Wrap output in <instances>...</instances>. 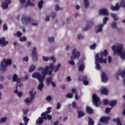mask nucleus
I'll list each match as a JSON object with an SVG mask.
<instances>
[{
  "mask_svg": "<svg viewBox=\"0 0 125 125\" xmlns=\"http://www.w3.org/2000/svg\"><path fill=\"white\" fill-rule=\"evenodd\" d=\"M101 92L102 94H104V95H107L108 93V89L105 87H103L101 88Z\"/></svg>",
  "mask_w": 125,
  "mask_h": 125,
  "instance_id": "a211bd4d",
  "label": "nucleus"
},
{
  "mask_svg": "<svg viewBox=\"0 0 125 125\" xmlns=\"http://www.w3.org/2000/svg\"><path fill=\"white\" fill-rule=\"evenodd\" d=\"M111 27L112 28V29H115V28H117V23L113 22H112L111 24Z\"/></svg>",
  "mask_w": 125,
  "mask_h": 125,
  "instance_id": "37998d69",
  "label": "nucleus"
},
{
  "mask_svg": "<svg viewBox=\"0 0 125 125\" xmlns=\"http://www.w3.org/2000/svg\"><path fill=\"white\" fill-rule=\"evenodd\" d=\"M16 93H17V95L19 97H21L22 96V93L21 92H17Z\"/></svg>",
  "mask_w": 125,
  "mask_h": 125,
  "instance_id": "338daca9",
  "label": "nucleus"
},
{
  "mask_svg": "<svg viewBox=\"0 0 125 125\" xmlns=\"http://www.w3.org/2000/svg\"><path fill=\"white\" fill-rule=\"evenodd\" d=\"M88 125H94V121L90 117L88 118Z\"/></svg>",
  "mask_w": 125,
  "mask_h": 125,
  "instance_id": "72a5a7b5",
  "label": "nucleus"
},
{
  "mask_svg": "<svg viewBox=\"0 0 125 125\" xmlns=\"http://www.w3.org/2000/svg\"><path fill=\"white\" fill-rule=\"evenodd\" d=\"M32 56L33 61H38V53H37V47H36L33 48Z\"/></svg>",
  "mask_w": 125,
  "mask_h": 125,
  "instance_id": "1a4fd4ad",
  "label": "nucleus"
},
{
  "mask_svg": "<svg viewBox=\"0 0 125 125\" xmlns=\"http://www.w3.org/2000/svg\"><path fill=\"white\" fill-rule=\"evenodd\" d=\"M111 49L114 52V54L117 53L120 56L121 59L125 60V50L124 49V45L123 44L119 45L116 47L115 45L111 46Z\"/></svg>",
  "mask_w": 125,
  "mask_h": 125,
  "instance_id": "f03ea898",
  "label": "nucleus"
},
{
  "mask_svg": "<svg viewBox=\"0 0 125 125\" xmlns=\"http://www.w3.org/2000/svg\"><path fill=\"white\" fill-rule=\"evenodd\" d=\"M43 4V0H42L38 2V7L40 9L42 8V5Z\"/></svg>",
  "mask_w": 125,
  "mask_h": 125,
  "instance_id": "f704fd0d",
  "label": "nucleus"
},
{
  "mask_svg": "<svg viewBox=\"0 0 125 125\" xmlns=\"http://www.w3.org/2000/svg\"><path fill=\"white\" fill-rule=\"evenodd\" d=\"M95 64H96V68L97 69V70H100V69H101V66L99 64V62H95Z\"/></svg>",
  "mask_w": 125,
  "mask_h": 125,
  "instance_id": "4c0bfd02",
  "label": "nucleus"
},
{
  "mask_svg": "<svg viewBox=\"0 0 125 125\" xmlns=\"http://www.w3.org/2000/svg\"><path fill=\"white\" fill-rule=\"evenodd\" d=\"M84 0V6L85 8H87L89 6V2L88 0Z\"/></svg>",
  "mask_w": 125,
  "mask_h": 125,
  "instance_id": "473e14b6",
  "label": "nucleus"
},
{
  "mask_svg": "<svg viewBox=\"0 0 125 125\" xmlns=\"http://www.w3.org/2000/svg\"><path fill=\"white\" fill-rule=\"evenodd\" d=\"M92 26H93V21H89L87 22L86 27L83 28L82 30L83 32H85V31H87V30L90 29Z\"/></svg>",
  "mask_w": 125,
  "mask_h": 125,
  "instance_id": "9b49d317",
  "label": "nucleus"
},
{
  "mask_svg": "<svg viewBox=\"0 0 125 125\" xmlns=\"http://www.w3.org/2000/svg\"><path fill=\"white\" fill-rule=\"evenodd\" d=\"M29 95H30V99L31 101H32V100H34L35 99V95H34L33 94V91H30L29 92Z\"/></svg>",
  "mask_w": 125,
  "mask_h": 125,
  "instance_id": "2f4dec72",
  "label": "nucleus"
},
{
  "mask_svg": "<svg viewBox=\"0 0 125 125\" xmlns=\"http://www.w3.org/2000/svg\"><path fill=\"white\" fill-rule=\"evenodd\" d=\"M35 6V4L34 3H32L30 0H28L27 3L26 4V6Z\"/></svg>",
  "mask_w": 125,
  "mask_h": 125,
  "instance_id": "e433bc0d",
  "label": "nucleus"
},
{
  "mask_svg": "<svg viewBox=\"0 0 125 125\" xmlns=\"http://www.w3.org/2000/svg\"><path fill=\"white\" fill-rule=\"evenodd\" d=\"M17 37H18L19 38L21 37V36H22V33L21 32H20V31H18L17 32Z\"/></svg>",
  "mask_w": 125,
  "mask_h": 125,
  "instance_id": "052dcab7",
  "label": "nucleus"
},
{
  "mask_svg": "<svg viewBox=\"0 0 125 125\" xmlns=\"http://www.w3.org/2000/svg\"><path fill=\"white\" fill-rule=\"evenodd\" d=\"M100 55L102 57L107 56L108 55V51L106 49H104L103 51L101 52Z\"/></svg>",
  "mask_w": 125,
  "mask_h": 125,
  "instance_id": "b1692460",
  "label": "nucleus"
},
{
  "mask_svg": "<svg viewBox=\"0 0 125 125\" xmlns=\"http://www.w3.org/2000/svg\"><path fill=\"white\" fill-rule=\"evenodd\" d=\"M96 47V44L95 43H93V44L90 46V48L91 49H95Z\"/></svg>",
  "mask_w": 125,
  "mask_h": 125,
  "instance_id": "09e8293b",
  "label": "nucleus"
},
{
  "mask_svg": "<svg viewBox=\"0 0 125 125\" xmlns=\"http://www.w3.org/2000/svg\"><path fill=\"white\" fill-rule=\"evenodd\" d=\"M121 76L122 78H125V71L123 70L122 71L121 69H119L116 74V78L117 81H119V76Z\"/></svg>",
  "mask_w": 125,
  "mask_h": 125,
  "instance_id": "9d476101",
  "label": "nucleus"
},
{
  "mask_svg": "<svg viewBox=\"0 0 125 125\" xmlns=\"http://www.w3.org/2000/svg\"><path fill=\"white\" fill-rule=\"evenodd\" d=\"M110 111H111V108L106 107L105 108V113L106 114H109V113H110Z\"/></svg>",
  "mask_w": 125,
  "mask_h": 125,
  "instance_id": "864d4df0",
  "label": "nucleus"
},
{
  "mask_svg": "<svg viewBox=\"0 0 125 125\" xmlns=\"http://www.w3.org/2000/svg\"><path fill=\"white\" fill-rule=\"evenodd\" d=\"M120 6L121 7H125V0H121L120 1Z\"/></svg>",
  "mask_w": 125,
  "mask_h": 125,
  "instance_id": "79ce46f5",
  "label": "nucleus"
},
{
  "mask_svg": "<svg viewBox=\"0 0 125 125\" xmlns=\"http://www.w3.org/2000/svg\"><path fill=\"white\" fill-rule=\"evenodd\" d=\"M72 107L73 108H77V103L76 102L72 103Z\"/></svg>",
  "mask_w": 125,
  "mask_h": 125,
  "instance_id": "bf43d9fd",
  "label": "nucleus"
},
{
  "mask_svg": "<svg viewBox=\"0 0 125 125\" xmlns=\"http://www.w3.org/2000/svg\"><path fill=\"white\" fill-rule=\"evenodd\" d=\"M43 118L42 117H39L38 119L36 121V125H42L43 123Z\"/></svg>",
  "mask_w": 125,
  "mask_h": 125,
  "instance_id": "4be33fe9",
  "label": "nucleus"
},
{
  "mask_svg": "<svg viewBox=\"0 0 125 125\" xmlns=\"http://www.w3.org/2000/svg\"><path fill=\"white\" fill-rule=\"evenodd\" d=\"M110 120V117L103 116L100 119V123H108V121Z\"/></svg>",
  "mask_w": 125,
  "mask_h": 125,
  "instance_id": "f3484780",
  "label": "nucleus"
},
{
  "mask_svg": "<svg viewBox=\"0 0 125 125\" xmlns=\"http://www.w3.org/2000/svg\"><path fill=\"white\" fill-rule=\"evenodd\" d=\"M87 80V77L85 76H84L82 77L81 81H82V82H84L85 81H86Z\"/></svg>",
  "mask_w": 125,
  "mask_h": 125,
  "instance_id": "6e6d98bb",
  "label": "nucleus"
},
{
  "mask_svg": "<svg viewBox=\"0 0 125 125\" xmlns=\"http://www.w3.org/2000/svg\"><path fill=\"white\" fill-rule=\"evenodd\" d=\"M61 108V104L60 103H58L57 104V109L59 110Z\"/></svg>",
  "mask_w": 125,
  "mask_h": 125,
  "instance_id": "5fc2aeb1",
  "label": "nucleus"
},
{
  "mask_svg": "<svg viewBox=\"0 0 125 125\" xmlns=\"http://www.w3.org/2000/svg\"><path fill=\"white\" fill-rule=\"evenodd\" d=\"M83 84H84V85H88V83H89V82H88V81L86 80V81L83 82Z\"/></svg>",
  "mask_w": 125,
  "mask_h": 125,
  "instance_id": "69168bd1",
  "label": "nucleus"
},
{
  "mask_svg": "<svg viewBox=\"0 0 125 125\" xmlns=\"http://www.w3.org/2000/svg\"><path fill=\"white\" fill-rule=\"evenodd\" d=\"M84 64L82 63L79 66V72H83L84 70Z\"/></svg>",
  "mask_w": 125,
  "mask_h": 125,
  "instance_id": "a878e982",
  "label": "nucleus"
},
{
  "mask_svg": "<svg viewBox=\"0 0 125 125\" xmlns=\"http://www.w3.org/2000/svg\"><path fill=\"white\" fill-rule=\"evenodd\" d=\"M19 86V87H21V86H23V84H22V83H17L16 87V90L14 91V93H16V92H17V88Z\"/></svg>",
  "mask_w": 125,
  "mask_h": 125,
  "instance_id": "c9c22d12",
  "label": "nucleus"
},
{
  "mask_svg": "<svg viewBox=\"0 0 125 125\" xmlns=\"http://www.w3.org/2000/svg\"><path fill=\"white\" fill-rule=\"evenodd\" d=\"M3 31L7 30V25H6V24H4L3 25Z\"/></svg>",
  "mask_w": 125,
  "mask_h": 125,
  "instance_id": "4d7b16f0",
  "label": "nucleus"
},
{
  "mask_svg": "<svg viewBox=\"0 0 125 125\" xmlns=\"http://www.w3.org/2000/svg\"><path fill=\"white\" fill-rule=\"evenodd\" d=\"M7 119L6 117H3L1 119H0V124H1V123H5V122H6V120Z\"/></svg>",
  "mask_w": 125,
  "mask_h": 125,
  "instance_id": "49530a36",
  "label": "nucleus"
},
{
  "mask_svg": "<svg viewBox=\"0 0 125 125\" xmlns=\"http://www.w3.org/2000/svg\"><path fill=\"white\" fill-rule=\"evenodd\" d=\"M23 121L24 122V125H28V123H29V121H30V119L28 118L27 116H24L23 118Z\"/></svg>",
  "mask_w": 125,
  "mask_h": 125,
  "instance_id": "7c9ffc66",
  "label": "nucleus"
},
{
  "mask_svg": "<svg viewBox=\"0 0 125 125\" xmlns=\"http://www.w3.org/2000/svg\"><path fill=\"white\" fill-rule=\"evenodd\" d=\"M11 2L10 0H5V2L2 3V8L3 9H6L8 7V4Z\"/></svg>",
  "mask_w": 125,
  "mask_h": 125,
  "instance_id": "f8f14e48",
  "label": "nucleus"
},
{
  "mask_svg": "<svg viewBox=\"0 0 125 125\" xmlns=\"http://www.w3.org/2000/svg\"><path fill=\"white\" fill-rule=\"evenodd\" d=\"M52 99V98L51 97V96H48L46 97V100L47 101H51Z\"/></svg>",
  "mask_w": 125,
  "mask_h": 125,
  "instance_id": "8fccbe9b",
  "label": "nucleus"
},
{
  "mask_svg": "<svg viewBox=\"0 0 125 125\" xmlns=\"http://www.w3.org/2000/svg\"><path fill=\"white\" fill-rule=\"evenodd\" d=\"M12 63L11 60H6L3 59L0 62V70L2 72H5L7 70V65H10Z\"/></svg>",
  "mask_w": 125,
  "mask_h": 125,
  "instance_id": "7ed1b4c3",
  "label": "nucleus"
},
{
  "mask_svg": "<svg viewBox=\"0 0 125 125\" xmlns=\"http://www.w3.org/2000/svg\"><path fill=\"white\" fill-rule=\"evenodd\" d=\"M86 111L88 114H93V109L88 106L86 107Z\"/></svg>",
  "mask_w": 125,
  "mask_h": 125,
  "instance_id": "5701e85b",
  "label": "nucleus"
},
{
  "mask_svg": "<svg viewBox=\"0 0 125 125\" xmlns=\"http://www.w3.org/2000/svg\"><path fill=\"white\" fill-rule=\"evenodd\" d=\"M78 118H82V117H83L84 116V113L82 111H78Z\"/></svg>",
  "mask_w": 125,
  "mask_h": 125,
  "instance_id": "58836bf2",
  "label": "nucleus"
},
{
  "mask_svg": "<svg viewBox=\"0 0 125 125\" xmlns=\"http://www.w3.org/2000/svg\"><path fill=\"white\" fill-rule=\"evenodd\" d=\"M77 37L78 40H80V39H83V36L81 35V34H78Z\"/></svg>",
  "mask_w": 125,
  "mask_h": 125,
  "instance_id": "680f3d73",
  "label": "nucleus"
},
{
  "mask_svg": "<svg viewBox=\"0 0 125 125\" xmlns=\"http://www.w3.org/2000/svg\"><path fill=\"white\" fill-rule=\"evenodd\" d=\"M66 97L67 98H73V94L71 93H68L67 94H66Z\"/></svg>",
  "mask_w": 125,
  "mask_h": 125,
  "instance_id": "3c124183",
  "label": "nucleus"
},
{
  "mask_svg": "<svg viewBox=\"0 0 125 125\" xmlns=\"http://www.w3.org/2000/svg\"><path fill=\"white\" fill-rule=\"evenodd\" d=\"M109 20L107 17H104L103 19V24H99L98 25V30L96 31V33H99L100 32H102V28H103V26L105 25L107 23V21Z\"/></svg>",
  "mask_w": 125,
  "mask_h": 125,
  "instance_id": "0eeeda50",
  "label": "nucleus"
},
{
  "mask_svg": "<svg viewBox=\"0 0 125 125\" xmlns=\"http://www.w3.org/2000/svg\"><path fill=\"white\" fill-rule=\"evenodd\" d=\"M95 59V62H99V63H104V64H106L107 63V59H103V57H102V56L99 58V54L98 53L96 54Z\"/></svg>",
  "mask_w": 125,
  "mask_h": 125,
  "instance_id": "423d86ee",
  "label": "nucleus"
},
{
  "mask_svg": "<svg viewBox=\"0 0 125 125\" xmlns=\"http://www.w3.org/2000/svg\"><path fill=\"white\" fill-rule=\"evenodd\" d=\"M42 59H43V61H45V62L48 61V60H52L53 63H55V62H56V60L55 58H54V57H51L50 58H47V57L43 56Z\"/></svg>",
  "mask_w": 125,
  "mask_h": 125,
  "instance_id": "dca6fc26",
  "label": "nucleus"
},
{
  "mask_svg": "<svg viewBox=\"0 0 125 125\" xmlns=\"http://www.w3.org/2000/svg\"><path fill=\"white\" fill-rule=\"evenodd\" d=\"M117 103H118V101L116 100L110 101L109 102V105L111 106V107H114V106L117 105Z\"/></svg>",
  "mask_w": 125,
  "mask_h": 125,
  "instance_id": "393cba45",
  "label": "nucleus"
},
{
  "mask_svg": "<svg viewBox=\"0 0 125 125\" xmlns=\"http://www.w3.org/2000/svg\"><path fill=\"white\" fill-rule=\"evenodd\" d=\"M19 41H20V42H25L27 41V38H26V37L23 36L22 37L20 38L19 39Z\"/></svg>",
  "mask_w": 125,
  "mask_h": 125,
  "instance_id": "a18cd8bd",
  "label": "nucleus"
},
{
  "mask_svg": "<svg viewBox=\"0 0 125 125\" xmlns=\"http://www.w3.org/2000/svg\"><path fill=\"white\" fill-rule=\"evenodd\" d=\"M42 118H43V119L44 120H49V121H50V120L52 119V116H51V115H47V114H44V115H41Z\"/></svg>",
  "mask_w": 125,
  "mask_h": 125,
  "instance_id": "412c9836",
  "label": "nucleus"
},
{
  "mask_svg": "<svg viewBox=\"0 0 125 125\" xmlns=\"http://www.w3.org/2000/svg\"><path fill=\"white\" fill-rule=\"evenodd\" d=\"M51 82H52V77H49L46 78V83L47 85H49V84L51 83Z\"/></svg>",
  "mask_w": 125,
  "mask_h": 125,
  "instance_id": "bb28decb",
  "label": "nucleus"
},
{
  "mask_svg": "<svg viewBox=\"0 0 125 125\" xmlns=\"http://www.w3.org/2000/svg\"><path fill=\"white\" fill-rule=\"evenodd\" d=\"M93 103L96 107H98V102L100 101V99L97 96L96 94H93L92 95Z\"/></svg>",
  "mask_w": 125,
  "mask_h": 125,
  "instance_id": "6e6552de",
  "label": "nucleus"
},
{
  "mask_svg": "<svg viewBox=\"0 0 125 125\" xmlns=\"http://www.w3.org/2000/svg\"><path fill=\"white\" fill-rule=\"evenodd\" d=\"M99 14L100 15H105V16H108L109 13L106 9H101L99 10Z\"/></svg>",
  "mask_w": 125,
  "mask_h": 125,
  "instance_id": "ddd939ff",
  "label": "nucleus"
},
{
  "mask_svg": "<svg viewBox=\"0 0 125 125\" xmlns=\"http://www.w3.org/2000/svg\"><path fill=\"white\" fill-rule=\"evenodd\" d=\"M13 81L17 83H20V82H21V79L18 78V75L16 74H14L13 76Z\"/></svg>",
  "mask_w": 125,
  "mask_h": 125,
  "instance_id": "6ab92c4d",
  "label": "nucleus"
},
{
  "mask_svg": "<svg viewBox=\"0 0 125 125\" xmlns=\"http://www.w3.org/2000/svg\"><path fill=\"white\" fill-rule=\"evenodd\" d=\"M6 44H8V42L5 41V38L2 37V38H0V45L4 46Z\"/></svg>",
  "mask_w": 125,
  "mask_h": 125,
  "instance_id": "2eb2a0df",
  "label": "nucleus"
},
{
  "mask_svg": "<svg viewBox=\"0 0 125 125\" xmlns=\"http://www.w3.org/2000/svg\"><path fill=\"white\" fill-rule=\"evenodd\" d=\"M51 109V107H49L47 108L46 111L43 112L41 116H43L44 115H47V114H49L50 113V110Z\"/></svg>",
  "mask_w": 125,
  "mask_h": 125,
  "instance_id": "c85d7f7f",
  "label": "nucleus"
},
{
  "mask_svg": "<svg viewBox=\"0 0 125 125\" xmlns=\"http://www.w3.org/2000/svg\"><path fill=\"white\" fill-rule=\"evenodd\" d=\"M21 21L23 24H25L26 25H27V24L28 23H32V26H37V25H38V21L33 22H35V21L30 18V17H27L25 15H23L22 16Z\"/></svg>",
  "mask_w": 125,
  "mask_h": 125,
  "instance_id": "39448f33",
  "label": "nucleus"
},
{
  "mask_svg": "<svg viewBox=\"0 0 125 125\" xmlns=\"http://www.w3.org/2000/svg\"><path fill=\"white\" fill-rule=\"evenodd\" d=\"M48 41L49 42L52 43L54 42V37H49Z\"/></svg>",
  "mask_w": 125,
  "mask_h": 125,
  "instance_id": "de8ad7c7",
  "label": "nucleus"
},
{
  "mask_svg": "<svg viewBox=\"0 0 125 125\" xmlns=\"http://www.w3.org/2000/svg\"><path fill=\"white\" fill-rule=\"evenodd\" d=\"M101 79L103 83H106V82H108V77L107 76L105 72L102 73Z\"/></svg>",
  "mask_w": 125,
  "mask_h": 125,
  "instance_id": "4468645a",
  "label": "nucleus"
},
{
  "mask_svg": "<svg viewBox=\"0 0 125 125\" xmlns=\"http://www.w3.org/2000/svg\"><path fill=\"white\" fill-rule=\"evenodd\" d=\"M56 16V14L55 13H52L51 14V17L52 19H54L55 18V17Z\"/></svg>",
  "mask_w": 125,
  "mask_h": 125,
  "instance_id": "e2e57ef3",
  "label": "nucleus"
},
{
  "mask_svg": "<svg viewBox=\"0 0 125 125\" xmlns=\"http://www.w3.org/2000/svg\"><path fill=\"white\" fill-rule=\"evenodd\" d=\"M113 122L114 123H117V125H122V122H121V120L120 118H115L113 119Z\"/></svg>",
  "mask_w": 125,
  "mask_h": 125,
  "instance_id": "cd10ccee",
  "label": "nucleus"
},
{
  "mask_svg": "<svg viewBox=\"0 0 125 125\" xmlns=\"http://www.w3.org/2000/svg\"><path fill=\"white\" fill-rule=\"evenodd\" d=\"M60 67H61V63H58L56 67L55 65H53V63H50L49 66L46 65L44 69H42V76L41 75V74L38 72H35L32 75V78H36L40 83L38 86L39 90H42V88L44 86L43 81H44V79H45V77H46L47 75L48 74L49 76H51V75H52V71L54 70L55 73L58 72L59 69H60Z\"/></svg>",
  "mask_w": 125,
  "mask_h": 125,
  "instance_id": "f257e3e1",
  "label": "nucleus"
},
{
  "mask_svg": "<svg viewBox=\"0 0 125 125\" xmlns=\"http://www.w3.org/2000/svg\"><path fill=\"white\" fill-rule=\"evenodd\" d=\"M108 63H111L112 62V57L111 56H108Z\"/></svg>",
  "mask_w": 125,
  "mask_h": 125,
  "instance_id": "0e129e2a",
  "label": "nucleus"
},
{
  "mask_svg": "<svg viewBox=\"0 0 125 125\" xmlns=\"http://www.w3.org/2000/svg\"><path fill=\"white\" fill-rule=\"evenodd\" d=\"M111 9L113 11H118V10L120 9V5L119 4V3H116L115 6H111Z\"/></svg>",
  "mask_w": 125,
  "mask_h": 125,
  "instance_id": "aec40b11",
  "label": "nucleus"
},
{
  "mask_svg": "<svg viewBox=\"0 0 125 125\" xmlns=\"http://www.w3.org/2000/svg\"><path fill=\"white\" fill-rule=\"evenodd\" d=\"M36 70V66L34 64H32L29 69V72L30 73H32L33 71H35Z\"/></svg>",
  "mask_w": 125,
  "mask_h": 125,
  "instance_id": "c756f323",
  "label": "nucleus"
},
{
  "mask_svg": "<svg viewBox=\"0 0 125 125\" xmlns=\"http://www.w3.org/2000/svg\"><path fill=\"white\" fill-rule=\"evenodd\" d=\"M55 9L56 11H58V10H62L63 8L59 7V6L57 4L55 5Z\"/></svg>",
  "mask_w": 125,
  "mask_h": 125,
  "instance_id": "ea45409f",
  "label": "nucleus"
},
{
  "mask_svg": "<svg viewBox=\"0 0 125 125\" xmlns=\"http://www.w3.org/2000/svg\"><path fill=\"white\" fill-rule=\"evenodd\" d=\"M104 105H108L110 104V102L107 99H104L103 100Z\"/></svg>",
  "mask_w": 125,
  "mask_h": 125,
  "instance_id": "c03bdc74",
  "label": "nucleus"
},
{
  "mask_svg": "<svg viewBox=\"0 0 125 125\" xmlns=\"http://www.w3.org/2000/svg\"><path fill=\"white\" fill-rule=\"evenodd\" d=\"M25 103L28 104V103H30L32 101L30 99H29V98H27L25 100H24Z\"/></svg>",
  "mask_w": 125,
  "mask_h": 125,
  "instance_id": "603ef678",
  "label": "nucleus"
},
{
  "mask_svg": "<svg viewBox=\"0 0 125 125\" xmlns=\"http://www.w3.org/2000/svg\"><path fill=\"white\" fill-rule=\"evenodd\" d=\"M29 111V110L28 109H26V110H23V113H24V115H26L27 114V113H28V111Z\"/></svg>",
  "mask_w": 125,
  "mask_h": 125,
  "instance_id": "774afa93",
  "label": "nucleus"
},
{
  "mask_svg": "<svg viewBox=\"0 0 125 125\" xmlns=\"http://www.w3.org/2000/svg\"><path fill=\"white\" fill-rule=\"evenodd\" d=\"M23 61H25V62H28V61H29V57L28 56L24 57L23 58Z\"/></svg>",
  "mask_w": 125,
  "mask_h": 125,
  "instance_id": "13d9d810",
  "label": "nucleus"
},
{
  "mask_svg": "<svg viewBox=\"0 0 125 125\" xmlns=\"http://www.w3.org/2000/svg\"><path fill=\"white\" fill-rule=\"evenodd\" d=\"M80 56H81L80 52H77V50L74 49L71 56V60L68 61L69 64H70V65H75V62H74V60H75L76 58H80Z\"/></svg>",
  "mask_w": 125,
  "mask_h": 125,
  "instance_id": "20e7f679",
  "label": "nucleus"
},
{
  "mask_svg": "<svg viewBox=\"0 0 125 125\" xmlns=\"http://www.w3.org/2000/svg\"><path fill=\"white\" fill-rule=\"evenodd\" d=\"M111 17L114 19V21H117V20H119V18L117 17V15H116L115 14H112Z\"/></svg>",
  "mask_w": 125,
  "mask_h": 125,
  "instance_id": "a19ab883",
  "label": "nucleus"
}]
</instances>
